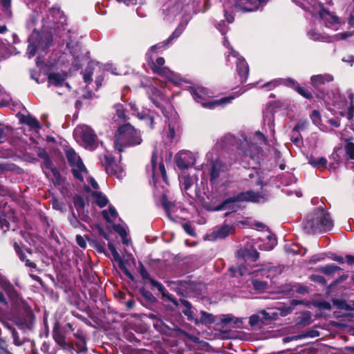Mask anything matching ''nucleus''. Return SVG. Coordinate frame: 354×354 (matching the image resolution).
<instances>
[{"label": "nucleus", "mask_w": 354, "mask_h": 354, "mask_svg": "<svg viewBox=\"0 0 354 354\" xmlns=\"http://www.w3.org/2000/svg\"><path fill=\"white\" fill-rule=\"evenodd\" d=\"M354 95L349 94L348 98L346 100L344 106L340 108V115L346 117L348 120H351L354 115Z\"/></svg>", "instance_id": "22"}, {"label": "nucleus", "mask_w": 354, "mask_h": 354, "mask_svg": "<svg viewBox=\"0 0 354 354\" xmlns=\"http://www.w3.org/2000/svg\"><path fill=\"white\" fill-rule=\"evenodd\" d=\"M180 182L181 183V189L187 194L190 195L188 192L189 189L196 182V178L194 176H189L187 175H183L180 177Z\"/></svg>", "instance_id": "29"}, {"label": "nucleus", "mask_w": 354, "mask_h": 354, "mask_svg": "<svg viewBox=\"0 0 354 354\" xmlns=\"http://www.w3.org/2000/svg\"><path fill=\"white\" fill-rule=\"evenodd\" d=\"M261 198V196L252 192L241 193L236 197L225 200L222 204L221 209L232 208L233 211H235L238 201H250L252 202H259Z\"/></svg>", "instance_id": "13"}, {"label": "nucleus", "mask_w": 354, "mask_h": 354, "mask_svg": "<svg viewBox=\"0 0 354 354\" xmlns=\"http://www.w3.org/2000/svg\"><path fill=\"white\" fill-rule=\"evenodd\" d=\"M65 154L74 177L83 182L84 177L88 175V171L80 157L72 148L66 149Z\"/></svg>", "instance_id": "9"}, {"label": "nucleus", "mask_w": 354, "mask_h": 354, "mask_svg": "<svg viewBox=\"0 0 354 354\" xmlns=\"http://www.w3.org/2000/svg\"><path fill=\"white\" fill-rule=\"evenodd\" d=\"M53 333V338L59 348L70 353L84 352L87 350L84 333Z\"/></svg>", "instance_id": "2"}, {"label": "nucleus", "mask_w": 354, "mask_h": 354, "mask_svg": "<svg viewBox=\"0 0 354 354\" xmlns=\"http://www.w3.org/2000/svg\"><path fill=\"white\" fill-rule=\"evenodd\" d=\"M313 122L317 127H320L322 124L321 114L318 111L314 110L310 115Z\"/></svg>", "instance_id": "56"}, {"label": "nucleus", "mask_w": 354, "mask_h": 354, "mask_svg": "<svg viewBox=\"0 0 354 354\" xmlns=\"http://www.w3.org/2000/svg\"><path fill=\"white\" fill-rule=\"evenodd\" d=\"M165 44H158L153 46L149 52L147 53L146 57L148 64L154 73H156L162 77H164L167 80L178 84L180 82V78L169 68L165 66V59L163 57H158L156 61H153L151 53L156 48H160Z\"/></svg>", "instance_id": "5"}, {"label": "nucleus", "mask_w": 354, "mask_h": 354, "mask_svg": "<svg viewBox=\"0 0 354 354\" xmlns=\"http://www.w3.org/2000/svg\"><path fill=\"white\" fill-rule=\"evenodd\" d=\"M271 270H272L271 268H266L259 269L257 270L252 271V270L248 269L245 266H243L239 267V273L241 276L254 274H255L256 277H257V276H259V273H262V272L267 273V272H269Z\"/></svg>", "instance_id": "38"}, {"label": "nucleus", "mask_w": 354, "mask_h": 354, "mask_svg": "<svg viewBox=\"0 0 354 354\" xmlns=\"http://www.w3.org/2000/svg\"><path fill=\"white\" fill-rule=\"evenodd\" d=\"M109 335L117 337L118 339L122 340L123 339H127L131 343H133L134 345H145V343L142 344L141 339L135 336L134 333H109Z\"/></svg>", "instance_id": "28"}, {"label": "nucleus", "mask_w": 354, "mask_h": 354, "mask_svg": "<svg viewBox=\"0 0 354 354\" xmlns=\"http://www.w3.org/2000/svg\"><path fill=\"white\" fill-rule=\"evenodd\" d=\"M115 111H116V115L117 117L122 120H126V116H125V114H124V109L122 108V106L120 105V104H118L115 106Z\"/></svg>", "instance_id": "59"}, {"label": "nucleus", "mask_w": 354, "mask_h": 354, "mask_svg": "<svg viewBox=\"0 0 354 354\" xmlns=\"http://www.w3.org/2000/svg\"><path fill=\"white\" fill-rule=\"evenodd\" d=\"M344 151L348 159L354 160V143L348 141L344 146Z\"/></svg>", "instance_id": "51"}, {"label": "nucleus", "mask_w": 354, "mask_h": 354, "mask_svg": "<svg viewBox=\"0 0 354 354\" xmlns=\"http://www.w3.org/2000/svg\"><path fill=\"white\" fill-rule=\"evenodd\" d=\"M206 339H212L216 337L218 338H244L246 337V333H206Z\"/></svg>", "instance_id": "31"}, {"label": "nucleus", "mask_w": 354, "mask_h": 354, "mask_svg": "<svg viewBox=\"0 0 354 354\" xmlns=\"http://www.w3.org/2000/svg\"><path fill=\"white\" fill-rule=\"evenodd\" d=\"M151 170L153 173V178L158 177L159 176H161L163 178V180H166V170L164 166V164L160 162L158 164H157V152L154 151L151 156Z\"/></svg>", "instance_id": "20"}, {"label": "nucleus", "mask_w": 354, "mask_h": 354, "mask_svg": "<svg viewBox=\"0 0 354 354\" xmlns=\"http://www.w3.org/2000/svg\"><path fill=\"white\" fill-rule=\"evenodd\" d=\"M285 81H286V84L288 86H290L294 88L295 90L297 91V92L300 95H301L304 97H306L307 99H310L311 97V93L308 90H306L305 88H304L302 87H300L296 82H295V81L293 80L287 79Z\"/></svg>", "instance_id": "35"}, {"label": "nucleus", "mask_w": 354, "mask_h": 354, "mask_svg": "<svg viewBox=\"0 0 354 354\" xmlns=\"http://www.w3.org/2000/svg\"><path fill=\"white\" fill-rule=\"evenodd\" d=\"M312 316L309 311H305L297 314L295 319L296 325L299 326H305L311 323Z\"/></svg>", "instance_id": "30"}, {"label": "nucleus", "mask_w": 354, "mask_h": 354, "mask_svg": "<svg viewBox=\"0 0 354 354\" xmlns=\"http://www.w3.org/2000/svg\"><path fill=\"white\" fill-rule=\"evenodd\" d=\"M92 74L93 71L91 68V66H88L87 68L84 71L83 75L84 82L86 83H91L92 81Z\"/></svg>", "instance_id": "58"}, {"label": "nucleus", "mask_w": 354, "mask_h": 354, "mask_svg": "<svg viewBox=\"0 0 354 354\" xmlns=\"http://www.w3.org/2000/svg\"><path fill=\"white\" fill-rule=\"evenodd\" d=\"M223 44L228 48L229 50L227 55V61L229 62L233 61L236 64L237 71L241 81H245L249 73V67L243 57L239 56L237 52L234 51L232 48L230 46V43L226 39H224Z\"/></svg>", "instance_id": "11"}, {"label": "nucleus", "mask_w": 354, "mask_h": 354, "mask_svg": "<svg viewBox=\"0 0 354 354\" xmlns=\"http://www.w3.org/2000/svg\"><path fill=\"white\" fill-rule=\"evenodd\" d=\"M115 137L114 145L118 151H122L126 147L140 145L142 141L140 132L130 124L120 126Z\"/></svg>", "instance_id": "4"}, {"label": "nucleus", "mask_w": 354, "mask_h": 354, "mask_svg": "<svg viewBox=\"0 0 354 354\" xmlns=\"http://www.w3.org/2000/svg\"><path fill=\"white\" fill-rule=\"evenodd\" d=\"M66 75L59 73H51L48 75V82L50 84L60 86L64 82Z\"/></svg>", "instance_id": "34"}, {"label": "nucleus", "mask_w": 354, "mask_h": 354, "mask_svg": "<svg viewBox=\"0 0 354 354\" xmlns=\"http://www.w3.org/2000/svg\"><path fill=\"white\" fill-rule=\"evenodd\" d=\"M244 319L236 317L232 314H225V315H217V324L221 325L222 326H227L230 324H232L234 327L238 328H246L243 326Z\"/></svg>", "instance_id": "17"}, {"label": "nucleus", "mask_w": 354, "mask_h": 354, "mask_svg": "<svg viewBox=\"0 0 354 354\" xmlns=\"http://www.w3.org/2000/svg\"><path fill=\"white\" fill-rule=\"evenodd\" d=\"M352 34L353 33L351 32H344L342 33H337L333 36H326L322 35L314 30H310L308 32V35L310 36V39L315 41H322L325 42H333L341 39H346L352 37Z\"/></svg>", "instance_id": "16"}, {"label": "nucleus", "mask_w": 354, "mask_h": 354, "mask_svg": "<svg viewBox=\"0 0 354 354\" xmlns=\"http://www.w3.org/2000/svg\"><path fill=\"white\" fill-rule=\"evenodd\" d=\"M34 315L31 310H28L26 313V318L25 322L21 321L17 323L19 330H31L33 324Z\"/></svg>", "instance_id": "33"}, {"label": "nucleus", "mask_w": 354, "mask_h": 354, "mask_svg": "<svg viewBox=\"0 0 354 354\" xmlns=\"http://www.w3.org/2000/svg\"><path fill=\"white\" fill-rule=\"evenodd\" d=\"M24 335V333H12L13 342L16 346H21L26 342L31 344L32 339L26 337Z\"/></svg>", "instance_id": "44"}, {"label": "nucleus", "mask_w": 354, "mask_h": 354, "mask_svg": "<svg viewBox=\"0 0 354 354\" xmlns=\"http://www.w3.org/2000/svg\"><path fill=\"white\" fill-rule=\"evenodd\" d=\"M272 317L269 313L262 310L257 314L252 315L249 318V324L251 327H259L263 324H266L268 321Z\"/></svg>", "instance_id": "19"}, {"label": "nucleus", "mask_w": 354, "mask_h": 354, "mask_svg": "<svg viewBox=\"0 0 354 354\" xmlns=\"http://www.w3.org/2000/svg\"><path fill=\"white\" fill-rule=\"evenodd\" d=\"M41 350L42 352L46 354H55L56 351L55 348L53 347L52 344L49 342H44Z\"/></svg>", "instance_id": "54"}, {"label": "nucleus", "mask_w": 354, "mask_h": 354, "mask_svg": "<svg viewBox=\"0 0 354 354\" xmlns=\"http://www.w3.org/2000/svg\"><path fill=\"white\" fill-rule=\"evenodd\" d=\"M309 163L313 167H325L327 164V160L325 158L321 157L317 159L310 158Z\"/></svg>", "instance_id": "53"}, {"label": "nucleus", "mask_w": 354, "mask_h": 354, "mask_svg": "<svg viewBox=\"0 0 354 354\" xmlns=\"http://www.w3.org/2000/svg\"><path fill=\"white\" fill-rule=\"evenodd\" d=\"M295 2L304 9L308 10L315 16L319 17L326 26L333 30H337L342 25L341 19L333 12L323 8L316 0H294Z\"/></svg>", "instance_id": "1"}, {"label": "nucleus", "mask_w": 354, "mask_h": 354, "mask_svg": "<svg viewBox=\"0 0 354 354\" xmlns=\"http://www.w3.org/2000/svg\"><path fill=\"white\" fill-rule=\"evenodd\" d=\"M183 335H186L187 337H189L190 339H192L194 342L198 344V346L206 351L209 350V347L210 346L209 343L204 341V340H200V338L196 336L194 334L192 333H183Z\"/></svg>", "instance_id": "46"}, {"label": "nucleus", "mask_w": 354, "mask_h": 354, "mask_svg": "<svg viewBox=\"0 0 354 354\" xmlns=\"http://www.w3.org/2000/svg\"><path fill=\"white\" fill-rule=\"evenodd\" d=\"M14 248H15V250L17 256L19 257V259L21 261H25L26 266H28L30 268H32V269L37 268V266L35 263H33V262L30 261L29 259H26V256L25 254L26 250L21 245H19L17 242H15L14 243Z\"/></svg>", "instance_id": "27"}, {"label": "nucleus", "mask_w": 354, "mask_h": 354, "mask_svg": "<svg viewBox=\"0 0 354 354\" xmlns=\"http://www.w3.org/2000/svg\"><path fill=\"white\" fill-rule=\"evenodd\" d=\"M191 93L193 98L198 102L201 103L204 107L213 109L216 106H223L230 103L234 97L229 96L223 97L221 100H207V91L203 87H196L192 89Z\"/></svg>", "instance_id": "8"}, {"label": "nucleus", "mask_w": 354, "mask_h": 354, "mask_svg": "<svg viewBox=\"0 0 354 354\" xmlns=\"http://www.w3.org/2000/svg\"><path fill=\"white\" fill-rule=\"evenodd\" d=\"M75 206L77 210L80 212L81 209L84 207V201L81 197H76L74 201Z\"/></svg>", "instance_id": "62"}, {"label": "nucleus", "mask_w": 354, "mask_h": 354, "mask_svg": "<svg viewBox=\"0 0 354 354\" xmlns=\"http://www.w3.org/2000/svg\"><path fill=\"white\" fill-rule=\"evenodd\" d=\"M333 80V77L330 74L317 75L311 77V82L314 86H319L326 82H330Z\"/></svg>", "instance_id": "32"}, {"label": "nucleus", "mask_w": 354, "mask_h": 354, "mask_svg": "<svg viewBox=\"0 0 354 354\" xmlns=\"http://www.w3.org/2000/svg\"><path fill=\"white\" fill-rule=\"evenodd\" d=\"M108 247H109V249L110 250L114 259L117 261H120L121 257H120V254L118 253V252L117 251V250L115 249V248L113 246V245L109 243Z\"/></svg>", "instance_id": "61"}, {"label": "nucleus", "mask_w": 354, "mask_h": 354, "mask_svg": "<svg viewBox=\"0 0 354 354\" xmlns=\"http://www.w3.org/2000/svg\"><path fill=\"white\" fill-rule=\"evenodd\" d=\"M28 42L27 55L31 58L37 50L44 51L48 48L52 44L53 37L51 35H41L38 32H33L28 39Z\"/></svg>", "instance_id": "7"}, {"label": "nucleus", "mask_w": 354, "mask_h": 354, "mask_svg": "<svg viewBox=\"0 0 354 354\" xmlns=\"http://www.w3.org/2000/svg\"><path fill=\"white\" fill-rule=\"evenodd\" d=\"M113 230L120 234V236L122 239V242L125 245L129 244V240L127 239V232L126 231V229L120 225H115L113 226Z\"/></svg>", "instance_id": "48"}, {"label": "nucleus", "mask_w": 354, "mask_h": 354, "mask_svg": "<svg viewBox=\"0 0 354 354\" xmlns=\"http://www.w3.org/2000/svg\"><path fill=\"white\" fill-rule=\"evenodd\" d=\"M250 241L251 243L250 246L241 248L239 250L237 255L239 257L243 258L245 260L254 261L259 259V254L254 248H253L252 241Z\"/></svg>", "instance_id": "21"}, {"label": "nucleus", "mask_w": 354, "mask_h": 354, "mask_svg": "<svg viewBox=\"0 0 354 354\" xmlns=\"http://www.w3.org/2000/svg\"><path fill=\"white\" fill-rule=\"evenodd\" d=\"M0 288L3 290L12 301H17L19 295L14 286L6 280L0 281Z\"/></svg>", "instance_id": "26"}, {"label": "nucleus", "mask_w": 354, "mask_h": 354, "mask_svg": "<svg viewBox=\"0 0 354 354\" xmlns=\"http://www.w3.org/2000/svg\"><path fill=\"white\" fill-rule=\"evenodd\" d=\"M236 142L235 138L232 135H226L221 140V145L222 147L227 148L230 145H232Z\"/></svg>", "instance_id": "52"}, {"label": "nucleus", "mask_w": 354, "mask_h": 354, "mask_svg": "<svg viewBox=\"0 0 354 354\" xmlns=\"http://www.w3.org/2000/svg\"><path fill=\"white\" fill-rule=\"evenodd\" d=\"M176 162L178 168L183 169L192 166L196 160V155L189 151H180L176 156Z\"/></svg>", "instance_id": "15"}, {"label": "nucleus", "mask_w": 354, "mask_h": 354, "mask_svg": "<svg viewBox=\"0 0 354 354\" xmlns=\"http://www.w3.org/2000/svg\"><path fill=\"white\" fill-rule=\"evenodd\" d=\"M315 306L318 307L320 309H331V304L326 301H317L315 303Z\"/></svg>", "instance_id": "63"}, {"label": "nucleus", "mask_w": 354, "mask_h": 354, "mask_svg": "<svg viewBox=\"0 0 354 354\" xmlns=\"http://www.w3.org/2000/svg\"><path fill=\"white\" fill-rule=\"evenodd\" d=\"M176 125L169 124V129L167 131V138L169 140H173L176 136Z\"/></svg>", "instance_id": "60"}, {"label": "nucleus", "mask_w": 354, "mask_h": 354, "mask_svg": "<svg viewBox=\"0 0 354 354\" xmlns=\"http://www.w3.org/2000/svg\"><path fill=\"white\" fill-rule=\"evenodd\" d=\"M333 225V221L329 214L323 208H319L311 212L304 223V230L307 233L330 230Z\"/></svg>", "instance_id": "3"}, {"label": "nucleus", "mask_w": 354, "mask_h": 354, "mask_svg": "<svg viewBox=\"0 0 354 354\" xmlns=\"http://www.w3.org/2000/svg\"><path fill=\"white\" fill-rule=\"evenodd\" d=\"M21 122L28 124L32 129H39L40 125L37 120L31 115H24L21 119Z\"/></svg>", "instance_id": "42"}, {"label": "nucleus", "mask_w": 354, "mask_h": 354, "mask_svg": "<svg viewBox=\"0 0 354 354\" xmlns=\"http://www.w3.org/2000/svg\"><path fill=\"white\" fill-rule=\"evenodd\" d=\"M319 335H320V333H300L297 335L284 337L283 339V342L288 343L292 340L301 339L306 338L308 337H319Z\"/></svg>", "instance_id": "43"}, {"label": "nucleus", "mask_w": 354, "mask_h": 354, "mask_svg": "<svg viewBox=\"0 0 354 354\" xmlns=\"http://www.w3.org/2000/svg\"><path fill=\"white\" fill-rule=\"evenodd\" d=\"M339 270H340V268L335 264L327 265L321 268V271L323 273L326 274H333Z\"/></svg>", "instance_id": "55"}, {"label": "nucleus", "mask_w": 354, "mask_h": 354, "mask_svg": "<svg viewBox=\"0 0 354 354\" xmlns=\"http://www.w3.org/2000/svg\"><path fill=\"white\" fill-rule=\"evenodd\" d=\"M93 202L96 203L100 207L106 206L109 202L105 195L100 192H94L92 194Z\"/></svg>", "instance_id": "37"}, {"label": "nucleus", "mask_w": 354, "mask_h": 354, "mask_svg": "<svg viewBox=\"0 0 354 354\" xmlns=\"http://www.w3.org/2000/svg\"><path fill=\"white\" fill-rule=\"evenodd\" d=\"M10 7L11 0H0V8L6 17H11L12 12Z\"/></svg>", "instance_id": "47"}, {"label": "nucleus", "mask_w": 354, "mask_h": 354, "mask_svg": "<svg viewBox=\"0 0 354 354\" xmlns=\"http://www.w3.org/2000/svg\"><path fill=\"white\" fill-rule=\"evenodd\" d=\"M301 301L299 300H292L290 305H283L278 308V310L280 312V315L281 316H286L287 315L292 313L293 310L294 306L296 305L301 304Z\"/></svg>", "instance_id": "39"}, {"label": "nucleus", "mask_w": 354, "mask_h": 354, "mask_svg": "<svg viewBox=\"0 0 354 354\" xmlns=\"http://www.w3.org/2000/svg\"><path fill=\"white\" fill-rule=\"evenodd\" d=\"M252 283L254 288L257 291L263 292L268 289V283L266 281L252 279Z\"/></svg>", "instance_id": "49"}, {"label": "nucleus", "mask_w": 354, "mask_h": 354, "mask_svg": "<svg viewBox=\"0 0 354 354\" xmlns=\"http://www.w3.org/2000/svg\"><path fill=\"white\" fill-rule=\"evenodd\" d=\"M102 216L108 223H113L117 218L118 213L114 207H110L108 210L102 211Z\"/></svg>", "instance_id": "40"}, {"label": "nucleus", "mask_w": 354, "mask_h": 354, "mask_svg": "<svg viewBox=\"0 0 354 354\" xmlns=\"http://www.w3.org/2000/svg\"><path fill=\"white\" fill-rule=\"evenodd\" d=\"M333 304L339 309L351 310L354 309V303L353 305L348 304L347 302L342 299H337L333 300Z\"/></svg>", "instance_id": "45"}, {"label": "nucleus", "mask_w": 354, "mask_h": 354, "mask_svg": "<svg viewBox=\"0 0 354 354\" xmlns=\"http://www.w3.org/2000/svg\"><path fill=\"white\" fill-rule=\"evenodd\" d=\"M201 322L205 324H212L215 323L217 324V316H214L212 314L201 311Z\"/></svg>", "instance_id": "41"}, {"label": "nucleus", "mask_w": 354, "mask_h": 354, "mask_svg": "<svg viewBox=\"0 0 354 354\" xmlns=\"http://www.w3.org/2000/svg\"><path fill=\"white\" fill-rule=\"evenodd\" d=\"M149 281L153 287H156L158 290V291L162 294V297L167 298L168 300L172 301L174 304L176 303V299H174L171 295L166 292L165 288L160 283L153 279H149Z\"/></svg>", "instance_id": "36"}, {"label": "nucleus", "mask_w": 354, "mask_h": 354, "mask_svg": "<svg viewBox=\"0 0 354 354\" xmlns=\"http://www.w3.org/2000/svg\"><path fill=\"white\" fill-rule=\"evenodd\" d=\"M254 142H250L245 138L241 142L239 147L238 148L239 158L237 160L248 161V158L254 159V153L258 151L259 149L257 145L264 143L266 141L265 137L263 133L259 131L256 132L253 138Z\"/></svg>", "instance_id": "6"}, {"label": "nucleus", "mask_w": 354, "mask_h": 354, "mask_svg": "<svg viewBox=\"0 0 354 354\" xmlns=\"http://www.w3.org/2000/svg\"><path fill=\"white\" fill-rule=\"evenodd\" d=\"M346 327L347 325L343 323L342 320L337 322L331 321L328 324V327L324 329L328 330H335L336 329L344 330Z\"/></svg>", "instance_id": "50"}, {"label": "nucleus", "mask_w": 354, "mask_h": 354, "mask_svg": "<svg viewBox=\"0 0 354 354\" xmlns=\"http://www.w3.org/2000/svg\"><path fill=\"white\" fill-rule=\"evenodd\" d=\"M103 165L107 174L115 176L117 178L122 176L123 169L120 165L116 164L111 157L105 156Z\"/></svg>", "instance_id": "18"}, {"label": "nucleus", "mask_w": 354, "mask_h": 354, "mask_svg": "<svg viewBox=\"0 0 354 354\" xmlns=\"http://www.w3.org/2000/svg\"><path fill=\"white\" fill-rule=\"evenodd\" d=\"M233 227L229 225H224L216 231H214L207 236L208 240L215 241L217 239H225L229 234L232 233Z\"/></svg>", "instance_id": "23"}, {"label": "nucleus", "mask_w": 354, "mask_h": 354, "mask_svg": "<svg viewBox=\"0 0 354 354\" xmlns=\"http://www.w3.org/2000/svg\"><path fill=\"white\" fill-rule=\"evenodd\" d=\"M277 241L274 238H270L269 242L263 245H260L259 247L261 250H271L276 245Z\"/></svg>", "instance_id": "57"}, {"label": "nucleus", "mask_w": 354, "mask_h": 354, "mask_svg": "<svg viewBox=\"0 0 354 354\" xmlns=\"http://www.w3.org/2000/svg\"><path fill=\"white\" fill-rule=\"evenodd\" d=\"M183 227L189 235L192 236H194L196 235L194 228L189 223H184L183 225Z\"/></svg>", "instance_id": "64"}, {"label": "nucleus", "mask_w": 354, "mask_h": 354, "mask_svg": "<svg viewBox=\"0 0 354 354\" xmlns=\"http://www.w3.org/2000/svg\"><path fill=\"white\" fill-rule=\"evenodd\" d=\"M227 166L221 160H216L213 162L209 172L211 183L215 186L225 185L227 182Z\"/></svg>", "instance_id": "12"}, {"label": "nucleus", "mask_w": 354, "mask_h": 354, "mask_svg": "<svg viewBox=\"0 0 354 354\" xmlns=\"http://www.w3.org/2000/svg\"><path fill=\"white\" fill-rule=\"evenodd\" d=\"M165 336L162 337V340L165 344L171 348V354H183L182 351L177 348L178 341L176 339V336L171 335L174 333H162Z\"/></svg>", "instance_id": "24"}, {"label": "nucleus", "mask_w": 354, "mask_h": 354, "mask_svg": "<svg viewBox=\"0 0 354 354\" xmlns=\"http://www.w3.org/2000/svg\"><path fill=\"white\" fill-rule=\"evenodd\" d=\"M268 0H235L234 9L245 12H252L263 6Z\"/></svg>", "instance_id": "14"}, {"label": "nucleus", "mask_w": 354, "mask_h": 354, "mask_svg": "<svg viewBox=\"0 0 354 354\" xmlns=\"http://www.w3.org/2000/svg\"><path fill=\"white\" fill-rule=\"evenodd\" d=\"M76 140L81 142L85 148L94 149L97 145V136L93 130L87 125L77 126L73 133Z\"/></svg>", "instance_id": "10"}, {"label": "nucleus", "mask_w": 354, "mask_h": 354, "mask_svg": "<svg viewBox=\"0 0 354 354\" xmlns=\"http://www.w3.org/2000/svg\"><path fill=\"white\" fill-rule=\"evenodd\" d=\"M48 20V23L62 24L65 22L66 19L59 8L53 7L49 11Z\"/></svg>", "instance_id": "25"}]
</instances>
